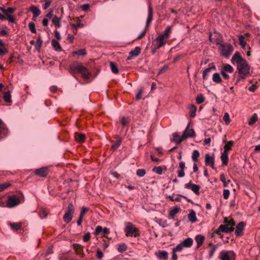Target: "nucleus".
I'll return each instance as SVG.
<instances>
[{
    "mask_svg": "<svg viewBox=\"0 0 260 260\" xmlns=\"http://www.w3.org/2000/svg\"><path fill=\"white\" fill-rule=\"evenodd\" d=\"M29 10L33 13L34 20H35V19L39 16L41 14L40 10L35 6H31L30 7Z\"/></svg>",
    "mask_w": 260,
    "mask_h": 260,
    "instance_id": "5701e85b",
    "label": "nucleus"
},
{
    "mask_svg": "<svg viewBox=\"0 0 260 260\" xmlns=\"http://www.w3.org/2000/svg\"><path fill=\"white\" fill-rule=\"evenodd\" d=\"M134 134L135 135H137L138 136V139L140 137H143L145 134V132L144 131H138L137 132H134Z\"/></svg>",
    "mask_w": 260,
    "mask_h": 260,
    "instance_id": "338daca9",
    "label": "nucleus"
},
{
    "mask_svg": "<svg viewBox=\"0 0 260 260\" xmlns=\"http://www.w3.org/2000/svg\"><path fill=\"white\" fill-rule=\"evenodd\" d=\"M35 174L41 177H46L48 174V169L47 167H43L37 169L35 171Z\"/></svg>",
    "mask_w": 260,
    "mask_h": 260,
    "instance_id": "4468645a",
    "label": "nucleus"
},
{
    "mask_svg": "<svg viewBox=\"0 0 260 260\" xmlns=\"http://www.w3.org/2000/svg\"><path fill=\"white\" fill-rule=\"evenodd\" d=\"M130 122L131 119L129 118L122 117L121 118V123L123 127L127 125Z\"/></svg>",
    "mask_w": 260,
    "mask_h": 260,
    "instance_id": "8fccbe9b",
    "label": "nucleus"
},
{
    "mask_svg": "<svg viewBox=\"0 0 260 260\" xmlns=\"http://www.w3.org/2000/svg\"><path fill=\"white\" fill-rule=\"evenodd\" d=\"M205 163L206 166H210L212 169H214V157L213 156H211L209 154H206Z\"/></svg>",
    "mask_w": 260,
    "mask_h": 260,
    "instance_id": "f8f14e48",
    "label": "nucleus"
},
{
    "mask_svg": "<svg viewBox=\"0 0 260 260\" xmlns=\"http://www.w3.org/2000/svg\"><path fill=\"white\" fill-rule=\"evenodd\" d=\"M172 26H168L165 29V31L160 35L164 37L167 38L169 37L171 32Z\"/></svg>",
    "mask_w": 260,
    "mask_h": 260,
    "instance_id": "c9c22d12",
    "label": "nucleus"
},
{
    "mask_svg": "<svg viewBox=\"0 0 260 260\" xmlns=\"http://www.w3.org/2000/svg\"><path fill=\"white\" fill-rule=\"evenodd\" d=\"M83 24L81 23L80 20H78L76 23L72 24L71 27L73 29H77L78 27H81L83 26Z\"/></svg>",
    "mask_w": 260,
    "mask_h": 260,
    "instance_id": "49530a36",
    "label": "nucleus"
},
{
    "mask_svg": "<svg viewBox=\"0 0 260 260\" xmlns=\"http://www.w3.org/2000/svg\"><path fill=\"white\" fill-rule=\"evenodd\" d=\"M10 186V183H5L3 184H0V192L4 190L6 188H7L8 187Z\"/></svg>",
    "mask_w": 260,
    "mask_h": 260,
    "instance_id": "bf43d9fd",
    "label": "nucleus"
},
{
    "mask_svg": "<svg viewBox=\"0 0 260 260\" xmlns=\"http://www.w3.org/2000/svg\"><path fill=\"white\" fill-rule=\"evenodd\" d=\"M165 38H166L161 35H159L158 37L156 38V40L158 43L157 45V48H159L165 44L166 42L164 41V39Z\"/></svg>",
    "mask_w": 260,
    "mask_h": 260,
    "instance_id": "cd10ccee",
    "label": "nucleus"
},
{
    "mask_svg": "<svg viewBox=\"0 0 260 260\" xmlns=\"http://www.w3.org/2000/svg\"><path fill=\"white\" fill-rule=\"evenodd\" d=\"M223 223L228 228H232V232L234 231L235 230L234 226L235 225L236 222L233 218L229 219L228 217H225L224 218Z\"/></svg>",
    "mask_w": 260,
    "mask_h": 260,
    "instance_id": "2eb2a0df",
    "label": "nucleus"
},
{
    "mask_svg": "<svg viewBox=\"0 0 260 260\" xmlns=\"http://www.w3.org/2000/svg\"><path fill=\"white\" fill-rule=\"evenodd\" d=\"M103 229V228L101 225H98L97 226H96L93 234L95 236L99 235L102 232Z\"/></svg>",
    "mask_w": 260,
    "mask_h": 260,
    "instance_id": "4d7b16f0",
    "label": "nucleus"
},
{
    "mask_svg": "<svg viewBox=\"0 0 260 260\" xmlns=\"http://www.w3.org/2000/svg\"><path fill=\"white\" fill-rule=\"evenodd\" d=\"M127 248V246L125 243H121L118 245L117 250L119 252L122 253L125 251Z\"/></svg>",
    "mask_w": 260,
    "mask_h": 260,
    "instance_id": "a19ab883",
    "label": "nucleus"
},
{
    "mask_svg": "<svg viewBox=\"0 0 260 260\" xmlns=\"http://www.w3.org/2000/svg\"><path fill=\"white\" fill-rule=\"evenodd\" d=\"M200 156V153L198 150H194L193 151L191 158L193 162H196L198 160V158Z\"/></svg>",
    "mask_w": 260,
    "mask_h": 260,
    "instance_id": "e433bc0d",
    "label": "nucleus"
},
{
    "mask_svg": "<svg viewBox=\"0 0 260 260\" xmlns=\"http://www.w3.org/2000/svg\"><path fill=\"white\" fill-rule=\"evenodd\" d=\"M212 80L214 82L217 84L220 83L222 81L218 73H215L213 75Z\"/></svg>",
    "mask_w": 260,
    "mask_h": 260,
    "instance_id": "c85d7f7f",
    "label": "nucleus"
},
{
    "mask_svg": "<svg viewBox=\"0 0 260 260\" xmlns=\"http://www.w3.org/2000/svg\"><path fill=\"white\" fill-rule=\"evenodd\" d=\"M239 43L242 47H244L246 44V42L244 41V38L243 36H240L239 38Z\"/></svg>",
    "mask_w": 260,
    "mask_h": 260,
    "instance_id": "e2e57ef3",
    "label": "nucleus"
},
{
    "mask_svg": "<svg viewBox=\"0 0 260 260\" xmlns=\"http://www.w3.org/2000/svg\"><path fill=\"white\" fill-rule=\"evenodd\" d=\"M184 248H189L193 244V240L191 238H188L180 243Z\"/></svg>",
    "mask_w": 260,
    "mask_h": 260,
    "instance_id": "aec40b11",
    "label": "nucleus"
},
{
    "mask_svg": "<svg viewBox=\"0 0 260 260\" xmlns=\"http://www.w3.org/2000/svg\"><path fill=\"white\" fill-rule=\"evenodd\" d=\"M245 60H246L245 59H243L241 57L240 53L238 51H236L235 52V53L234 54V55H233V56L232 57V58L231 59L232 63H234V61H236L237 63V64H239L243 61H244Z\"/></svg>",
    "mask_w": 260,
    "mask_h": 260,
    "instance_id": "f3484780",
    "label": "nucleus"
},
{
    "mask_svg": "<svg viewBox=\"0 0 260 260\" xmlns=\"http://www.w3.org/2000/svg\"><path fill=\"white\" fill-rule=\"evenodd\" d=\"M15 8L9 7L5 9L4 14L6 15V16H7L11 14H13L15 12Z\"/></svg>",
    "mask_w": 260,
    "mask_h": 260,
    "instance_id": "603ef678",
    "label": "nucleus"
},
{
    "mask_svg": "<svg viewBox=\"0 0 260 260\" xmlns=\"http://www.w3.org/2000/svg\"><path fill=\"white\" fill-rule=\"evenodd\" d=\"M91 236L89 232L87 233L83 236V241L85 242H88L90 239Z\"/></svg>",
    "mask_w": 260,
    "mask_h": 260,
    "instance_id": "69168bd1",
    "label": "nucleus"
},
{
    "mask_svg": "<svg viewBox=\"0 0 260 260\" xmlns=\"http://www.w3.org/2000/svg\"><path fill=\"white\" fill-rule=\"evenodd\" d=\"M52 21L56 28H59L61 27L60 19L59 17L56 16H54L52 19Z\"/></svg>",
    "mask_w": 260,
    "mask_h": 260,
    "instance_id": "72a5a7b5",
    "label": "nucleus"
},
{
    "mask_svg": "<svg viewBox=\"0 0 260 260\" xmlns=\"http://www.w3.org/2000/svg\"><path fill=\"white\" fill-rule=\"evenodd\" d=\"M220 52L222 56L229 58L233 51V47L230 44L225 43L220 44Z\"/></svg>",
    "mask_w": 260,
    "mask_h": 260,
    "instance_id": "39448f33",
    "label": "nucleus"
},
{
    "mask_svg": "<svg viewBox=\"0 0 260 260\" xmlns=\"http://www.w3.org/2000/svg\"><path fill=\"white\" fill-rule=\"evenodd\" d=\"M234 72V68L229 64H225L221 68L220 73L222 76L223 78L225 80H228L230 78V76L226 74V72L229 73H232Z\"/></svg>",
    "mask_w": 260,
    "mask_h": 260,
    "instance_id": "6e6552de",
    "label": "nucleus"
},
{
    "mask_svg": "<svg viewBox=\"0 0 260 260\" xmlns=\"http://www.w3.org/2000/svg\"><path fill=\"white\" fill-rule=\"evenodd\" d=\"M124 232L126 237H137L140 236V231L132 222H127L126 223Z\"/></svg>",
    "mask_w": 260,
    "mask_h": 260,
    "instance_id": "7ed1b4c3",
    "label": "nucleus"
},
{
    "mask_svg": "<svg viewBox=\"0 0 260 260\" xmlns=\"http://www.w3.org/2000/svg\"><path fill=\"white\" fill-rule=\"evenodd\" d=\"M75 139L79 143H82L85 140V136L83 134H75Z\"/></svg>",
    "mask_w": 260,
    "mask_h": 260,
    "instance_id": "7c9ffc66",
    "label": "nucleus"
},
{
    "mask_svg": "<svg viewBox=\"0 0 260 260\" xmlns=\"http://www.w3.org/2000/svg\"><path fill=\"white\" fill-rule=\"evenodd\" d=\"M28 27L29 28L30 30L32 33H36V29L35 28V24L34 22H30L28 24Z\"/></svg>",
    "mask_w": 260,
    "mask_h": 260,
    "instance_id": "680f3d73",
    "label": "nucleus"
},
{
    "mask_svg": "<svg viewBox=\"0 0 260 260\" xmlns=\"http://www.w3.org/2000/svg\"><path fill=\"white\" fill-rule=\"evenodd\" d=\"M153 18V10L152 7L149 6L148 7V17L147 19L145 28H147L149 26L150 24L151 23L152 20Z\"/></svg>",
    "mask_w": 260,
    "mask_h": 260,
    "instance_id": "a211bd4d",
    "label": "nucleus"
},
{
    "mask_svg": "<svg viewBox=\"0 0 260 260\" xmlns=\"http://www.w3.org/2000/svg\"><path fill=\"white\" fill-rule=\"evenodd\" d=\"M183 248L184 247L182 245V244L180 243L178 245H177L175 247H174L172 250H173L176 252H181L183 250Z\"/></svg>",
    "mask_w": 260,
    "mask_h": 260,
    "instance_id": "13d9d810",
    "label": "nucleus"
},
{
    "mask_svg": "<svg viewBox=\"0 0 260 260\" xmlns=\"http://www.w3.org/2000/svg\"><path fill=\"white\" fill-rule=\"evenodd\" d=\"M20 199L16 195L10 196L6 204V207L12 208L18 205L20 203Z\"/></svg>",
    "mask_w": 260,
    "mask_h": 260,
    "instance_id": "0eeeda50",
    "label": "nucleus"
},
{
    "mask_svg": "<svg viewBox=\"0 0 260 260\" xmlns=\"http://www.w3.org/2000/svg\"><path fill=\"white\" fill-rule=\"evenodd\" d=\"M205 98L202 94H199L196 98V102L198 104L203 103L205 101Z\"/></svg>",
    "mask_w": 260,
    "mask_h": 260,
    "instance_id": "c03bdc74",
    "label": "nucleus"
},
{
    "mask_svg": "<svg viewBox=\"0 0 260 260\" xmlns=\"http://www.w3.org/2000/svg\"><path fill=\"white\" fill-rule=\"evenodd\" d=\"M110 66L112 72L114 74H117L119 72L116 64L113 62H110Z\"/></svg>",
    "mask_w": 260,
    "mask_h": 260,
    "instance_id": "79ce46f5",
    "label": "nucleus"
},
{
    "mask_svg": "<svg viewBox=\"0 0 260 260\" xmlns=\"http://www.w3.org/2000/svg\"><path fill=\"white\" fill-rule=\"evenodd\" d=\"M236 254L233 250H222L220 252V260H235Z\"/></svg>",
    "mask_w": 260,
    "mask_h": 260,
    "instance_id": "423d86ee",
    "label": "nucleus"
},
{
    "mask_svg": "<svg viewBox=\"0 0 260 260\" xmlns=\"http://www.w3.org/2000/svg\"><path fill=\"white\" fill-rule=\"evenodd\" d=\"M69 72L72 75L80 74L82 77L85 79H88L91 75L90 72L85 67L77 61H74L70 65Z\"/></svg>",
    "mask_w": 260,
    "mask_h": 260,
    "instance_id": "f257e3e1",
    "label": "nucleus"
},
{
    "mask_svg": "<svg viewBox=\"0 0 260 260\" xmlns=\"http://www.w3.org/2000/svg\"><path fill=\"white\" fill-rule=\"evenodd\" d=\"M195 240L197 243V247H200L205 240V237L201 235H198L195 237Z\"/></svg>",
    "mask_w": 260,
    "mask_h": 260,
    "instance_id": "b1692460",
    "label": "nucleus"
},
{
    "mask_svg": "<svg viewBox=\"0 0 260 260\" xmlns=\"http://www.w3.org/2000/svg\"><path fill=\"white\" fill-rule=\"evenodd\" d=\"M141 53V48L139 47H136L135 49L129 52V55L127 57V59L131 60L134 57L138 56Z\"/></svg>",
    "mask_w": 260,
    "mask_h": 260,
    "instance_id": "dca6fc26",
    "label": "nucleus"
},
{
    "mask_svg": "<svg viewBox=\"0 0 260 260\" xmlns=\"http://www.w3.org/2000/svg\"><path fill=\"white\" fill-rule=\"evenodd\" d=\"M173 138L172 141L178 144L181 143L185 139L183 138V135L181 136H180L178 133H173Z\"/></svg>",
    "mask_w": 260,
    "mask_h": 260,
    "instance_id": "4be33fe9",
    "label": "nucleus"
},
{
    "mask_svg": "<svg viewBox=\"0 0 260 260\" xmlns=\"http://www.w3.org/2000/svg\"><path fill=\"white\" fill-rule=\"evenodd\" d=\"M230 191L229 189H225L223 190V196L224 199H228L229 198Z\"/></svg>",
    "mask_w": 260,
    "mask_h": 260,
    "instance_id": "0e129e2a",
    "label": "nucleus"
},
{
    "mask_svg": "<svg viewBox=\"0 0 260 260\" xmlns=\"http://www.w3.org/2000/svg\"><path fill=\"white\" fill-rule=\"evenodd\" d=\"M73 248L76 251V252L78 254L80 255L81 257H84V253L83 252V247L81 245L78 244H73Z\"/></svg>",
    "mask_w": 260,
    "mask_h": 260,
    "instance_id": "6ab92c4d",
    "label": "nucleus"
},
{
    "mask_svg": "<svg viewBox=\"0 0 260 260\" xmlns=\"http://www.w3.org/2000/svg\"><path fill=\"white\" fill-rule=\"evenodd\" d=\"M200 186L197 184H193L191 188V190L197 195H199L200 194Z\"/></svg>",
    "mask_w": 260,
    "mask_h": 260,
    "instance_id": "09e8293b",
    "label": "nucleus"
},
{
    "mask_svg": "<svg viewBox=\"0 0 260 260\" xmlns=\"http://www.w3.org/2000/svg\"><path fill=\"white\" fill-rule=\"evenodd\" d=\"M234 144V142L233 141H228L226 144L224 146V152H228L229 151L232 149V146Z\"/></svg>",
    "mask_w": 260,
    "mask_h": 260,
    "instance_id": "c756f323",
    "label": "nucleus"
},
{
    "mask_svg": "<svg viewBox=\"0 0 260 260\" xmlns=\"http://www.w3.org/2000/svg\"><path fill=\"white\" fill-rule=\"evenodd\" d=\"M73 54L80 56H85L86 55V51L85 49H81L77 51H74Z\"/></svg>",
    "mask_w": 260,
    "mask_h": 260,
    "instance_id": "58836bf2",
    "label": "nucleus"
},
{
    "mask_svg": "<svg viewBox=\"0 0 260 260\" xmlns=\"http://www.w3.org/2000/svg\"><path fill=\"white\" fill-rule=\"evenodd\" d=\"M188 218L189 221L192 222H196L197 220L196 217V214L194 211L191 210L190 213L188 215Z\"/></svg>",
    "mask_w": 260,
    "mask_h": 260,
    "instance_id": "f704fd0d",
    "label": "nucleus"
},
{
    "mask_svg": "<svg viewBox=\"0 0 260 260\" xmlns=\"http://www.w3.org/2000/svg\"><path fill=\"white\" fill-rule=\"evenodd\" d=\"M136 174L139 177H142L146 174V171L144 169H138L137 170Z\"/></svg>",
    "mask_w": 260,
    "mask_h": 260,
    "instance_id": "6e6d98bb",
    "label": "nucleus"
},
{
    "mask_svg": "<svg viewBox=\"0 0 260 260\" xmlns=\"http://www.w3.org/2000/svg\"><path fill=\"white\" fill-rule=\"evenodd\" d=\"M216 67L213 64L205 69L203 72V80H207L208 74L211 71V70H216Z\"/></svg>",
    "mask_w": 260,
    "mask_h": 260,
    "instance_id": "412c9836",
    "label": "nucleus"
},
{
    "mask_svg": "<svg viewBox=\"0 0 260 260\" xmlns=\"http://www.w3.org/2000/svg\"><path fill=\"white\" fill-rule=\"evenodd\" d=\"M189 109H190V116L191 117H194L196 114L197 107L194 105H191L189 107Z\"/></svg>",
    "mask_w": 260,
    "mask_h": 260,
    "instance_id": "ea45409f",
    "label": "nucleus"
},
{
    "mask_svg": "<svg viewBox=\"0 0 260 260\" xmlns=\"http://www.w3.org/2000/svg\"><path fill=\"white\" fill-rule=\"evenodd\" d=\"M48 215V213L46 210H45L44 209H42L41 212L40 214V216L41 218H44L47 217Z\"/></svg>",
    "mask_w": 260,
    "mask_h": 260,
    "instance_id": "774afa93",
    "label": "nucleus"
},
{
    "mask_svg": "<svg viewBox=\"0 0 260 260\" xmlns=\"http://www.w3.org/2000/svg\"><path fill=\"white\" fill-rule=\"evenodd\" d=\"M51 44L56 51H60L61 50V47L57 41L55 39H52L51 41Z\"/></svg>",
    "mask_w": 260,
    "mask_h": 260,
    "instance_id": "bb28decb",
    "label": "nucleus"
},
{
    "mask_svg": "<svg viewBox=\"0 0 260 260\" xmlns=\"http://www.w3.org/2000/svg\"><path fill=\"white\" fill-rule=\"evenodd\" d=\"M220 180L223 183L224 187H227L228 185L230 182V180H229L227 181L225 180V176L223 174L220 175Z\"/></svg>",
    "mask_w": 260,
    "mask_h": 260,
    "instance_id": "37998d69",
    "label": "nucleus"
},
{
    "mask_svg": "<svg viewBox=\"0 0 260 260\" xmlns=\"http://www.w3.org/2000/svg\"><path fill=\"white\" fill-rule=\"evenodd\" d=\"M245 225L246 224L244 222L241 221L236 225L235 233L237 236H241L242 235L244 227Z\"/></svg>",
    "mask_w": 260,
    "mask_h": 260,
    "instance_id": "ddd939ff",
    "label": "nucleus"
},
{
    "mask_svg": "<svg viewBox=\"0 0 260 260\" xmlns=\"http://www.w3.org/2000/svg\"><path fill=\"white\" fill-rule=\"evenodd\" d=\"M43 44V41L40 36H39L37 40L36 44H35V47L37 50H39Z\"/></svg>",
    "mask_w": 260,
    "mask_h": 260,
    "instance_id": "a18cd8bd",
    "label": "nucleus"
},
{
    "mask_svg": "<svg viewBox=\"0 0 260 260\" xmlns=\"http://www.w3.org/2000/svg\"><path fill=\"white\" fill-rule=\"evenodd\" d=\"M152 171L153 172H155V173L158 174V175H161L162 174V168L160 166L154 167L153 168V169H152Z\"/></svg>",
    "mask_w": 260,
    "mask_h": 260,
    "instance_id": "5fc2aeb1",
    "label": "nucleus"
},
{
    "mask_svg": "<svg viewBox=\"0 0 260 260\" xmlns=\"http://www.w3.org/2000/svg\"><path fill=\"white\" fill-rule=\"evenodd\" d=\"M8 134V129L5 124L0 119V140L6 137Z\"/></svg>",
    "mask_w": 260,
    "mask_h": 260,
    "instance_id": "9d476101",
    "label": "nucleus"
},
{
    "mask_svg": "<svg viewBox=\"0 0 260 260\" xmlns=\"http://www.w3.org/2000/svg\"><path fill=\"white\" fill-rule=\"evenodd\" d=\"M237 69L238 71L239 76L237 82L241 80H244L250 73V67L246 60L237 64Z\"/></svg>",
    "mask_w": 260,
    "mask_h": 260,
    "instance_id": "f03ea898",
    "label": "nucleus"
},
{
    "mask_svg": "<svg viewBox=\"0 0 260 260\" xmlns=\"http://www.w3.org/2000/svg\"><path fill=\"white\" fill-rule=\"evenodd\" d=\"M180 210V208H179L178 207H175L172 210L170 211L169 214V216H170V217L172 219L174 218L175 215L176 214H177L179 212Z\"/></svg>",
    "mask_w": 260,
    "mask_h": 260,
    "instance_id": "473e14b6",
    "label": "nucleus"
},
{
    "mask_svg": "<svg viewBox=\"0 0 260 260\" xmlns=\"http://www.w3.org/2000/svg\"><path fill=\"white\" fill-rule=\"evenodd\" d=\"M221 232L224 233H230L232 232V229L228 228L226 227V225H225L224 224H221L216 230L213 232V235L217 234L220 236V237H222L223 236L221 234ZM212 236H213V235H212Z\"/></svg>",
    "mask_w": 260,
    "mask_h": 260,
    "instance_id": "1a4fd4ad",
    "label": "nucleus"
},
{
    "mask_svg": "<svg viewBox=\"0 0 260 260\" xmlns=\"http://www.w3.org/2000/svg\"><path fill=\"white\" fill-rule=\"evenodd\" d=\"M155 255L158 258L164 260H167L168 258V253L166 251H159Z\"/></svg>",
    "mask_w": 260,
    "mask_h": 260,
    "instance_id": "393cba45",
    "label": "nucleus"
},
{
    "mask_svg": "<svg viewBox=\"0 0 260 260\" xmlns=\"http://www.w3.org/2000/svg\"><path fill=\"white\" fill-rule=\"evenodd\" d=\"M10 225L13 230L16 231L19 230L21 227V224L20 223H10Z\"/></svg>",
    "mask_w": 260,
    "mask_h": 260,
    "instance_id": "3c124183",
    "label": "nucleus"
},
{
    "mask_svg": "<svg viewBox=\"0 0 260 260\" xmlns=\"http://www.w3.org/2000/svg\"><path fill=\"white\" fill-rule=\"evenodd\" d=\"M209 246H210L211 247V249L209 252V258H211L213 256V255L217 248V246L214 245L211 243H210L209 244Z\"/></svg>",
    "mask_w": 260,
    "mask_h": 260,
    "instance_id": "de8ad7c7",
    "label": "nucleus"
},
{
    "mask_svg": "<svg viewBox=\"0 0 260 260\" xmlns=\"http://www.w3.org/2000/svg\"><path fill=\"white\" fill-rule=\"evenodd\" d=\"M190 123H188L183 133V138L185 139L188 138H193L195 136V132L193 129H189Z\"/></svg>",
    "mask_w": 260,
    "mask_h": 260,
    "instance_id": "9b49d317",
    "label": "nucleus"
},
{
    "mask_svg": "<svg viewBox=\"0 0 260 260\" xmlns=\"http://www.w3.org/2000/svg\"><path fill=\"white\" fill-rule=\"evenodd\" d=\"M223 120L225 121L226 124H228L231 122L229 114L228 113H225L223 117Z\"/></svg>",
    "mask_w": 260,
    "mask_h": 260,
    "instance_id": "052dcab7",
    "label": "nucleus"
},
{
    "mask_svg": "<svg viewBox=\"0 0 260 260\" xmlns=\"http://www.w3.org/2000/svg\"><path fill=\"white\" fill-rule=\"evenodd\" d=\"M3 98L5 101L8 103H11V94L10 91H6L4 93Z\"/></svg>",
    "mask_w": 260,
    "mask_h": 260,
    "instance_id": "2f4dec72",
    "label": "nucleus"
},
{
    "mask_svg": "<svg viewBox=\"0 0 260 260\" xmlns=\"http://www.w3.org/2000/svg\"><path fill=\"white\" fill-rule=\"evenodd\" d=\"M122 142L121 139L117 140L112 145L111 149L113 151L116 150L120 145Z\"/></svg>",
    "mask_w": 260,
    "mask_h": 260,
    "instance_id": "4c0bfd02",
    "label": "nucleus"
},
{
    "mask_svg": "<svg viewBox=\"0 0 260 260\" xmlns=\"http://www.w3.org/2000/svg\"><path fill=\"white\" fill-rule=\"evenodd\" d=\"M221 160L223 165H227L229 162L228 153L223 151L221 155Z\"/></svg>",
    "mask_w": 260,
    "mask_h": 260,
    "instance_id": "a878e982",
    "label": "nucleus"
},
{
    "mask_svg": "<svg viewBox=\"0 0 260 260\" xmlns=\"http://www.w3.org/2000/svg\"><path fill=\"white\" fill-rule=\"evenodd\" d=\"M74 211V205L72 203H70L68 205L67 211L63 217V220L66 223H68L72 220Z\"/></svg>",
    "mask_w": 260,
    "mask_h": 260,
    "instance_id": "20e7f679",
    "label": "nucleus"
},
{
    "mask_svg": "<svg viewBox=\"0 0 260 260\" xmlns=\"http://www.w3.org/2000/svg\"><path fill=\"white\" fill-rule=\"evenodd\" d=\"M257 120V115L254 114L248 121V124L252 125Z\"/></svg>",
    "mask_w": 260,
    "mask_h": 260,
    "instance_id": "864d4df0",
    "label": "nucleus"
}]
</instances>
